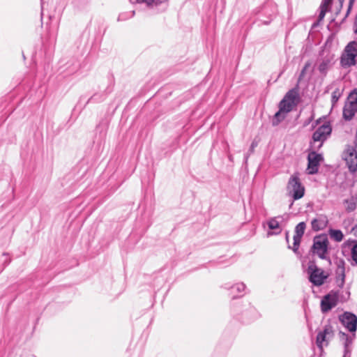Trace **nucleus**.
I'll return each mask as SVG.
<instances>
[{"mask_svg":"<svg viewBox=\"0 0 357 357\" xmlns=\"http://www.w3.org/2000/svg\"><path fill=\"white\" fill-rule=\"evenodd\" d=\"M328 246L329 241L327 236L326 234L318 235L313 239L311 251L321 259L326 260L331 263V258L328 255Z\"/></svg>","mask_w":357,"mask_h":357,"instance_id":"obj_1","label":"nucleus"},{"mask_svg":"<svg viewBox=\"0 0 357 357\" xmlns=\"http://www.w3.org/2000/svg\"><path fill=\"white\" fill-rule=\"evenodd\" d=\"M332 132L331 126L329 124L324 123L313 132L312 140L310 142L311 150L319 151L331 135Z\"/></svg>","mask_w":357,"mask_h":357,"instance_id":"obj_2","label":"nucleus"},{"mask_svg":"<svg viewBox=\"0 0 357 357\" xmlns=\"http://www.w3.org/2000/svg\"><path fill=\"white\" fill-rule=\"evenodd\" d=\"M309 281L314 286L322 285L328 275L321 268H319L314 261H310L307 268Z\"/></svg>","mask_w":357,"mask_h":357,"instance_id":"obj_3","label":"nucleus"},{"mask_svg":"<svg viewBox=\"0 0 357 357\" xmlns=\"http://www.w3.org/2000/svg\"><path fill=\"white\" fill-rule=\"evenodd\" d=\"M357 42L351 41L345 47L340 58V64L343 68L350 67L356 63Z\"/></svg>","mask_w":357,"mask_h":357,"instance_id":"obj_4","label":"nucleus"},{"mask_svg":"<svg viewBox=\"0 0 357 357\" xmlns=\"http://www.w3.org/2000/svg\"><path fill=\"white\" fill-rule=\"evenodd\" d=\"M304 185L300 180H289L287 185V195L294 200L301 199L305 195Z\"/></svg>","mask_w":357,"mask_h":357,"instance_id":"obj_5","label":"nucleus"},{"mask_svg":"<svg viewBox=\"0 0 357 357\" xmlns=\"http://www.w3.org/2000/svg\"><path fill=\"white\" fill-rule=\"evenodd\" d=\"M299 100L300 98L297 89H292L285 94L280 102L279 105L281 106V109L291 112L298 104Z\"/></svg>","mask_w":357,"mask_h":357,"instance_id":"obj_6","label":"nucleus"},{"mask_svg":"<svg viewBox=\"0 0 357 357\" xmlns=\"http://www.w3.org/2000/svg\"><path fill=\"white\" fill-rule=\"evenodd\" d=\"M338 302V292L331 291L329 294L324 296L321 301V309L322 312L325 313L330 311L335 307Z\"/></svg>","mask_w":357,"mask_h":357,"instance_id":"obj_7","label":"nucleus"},{"mask_svg":"<svg viewBox=\"0 0 357 357\" xmlns=\"http://www.w3.org/2000/svg\"><path fill=\"white\" fill-rule=\"evenodd\" d=\"M342 325L351 333H355L357 329V316L349 312H345L339 317Z\"/></svg>","mask_w":357,"mask_h":357,"instance_id":"obj_8","label":"nucleus"},{"mask_svg":"<svg viewBox=\"0 0 357 357\" xmlns=\"http://www.w3.org/2000/svg\"><path fill=\"white\" fill-rule=\"evenodd\" d=\"M349 98H354V100L347 102L343 108V118L347 121L351 120L357 112V93H351Z\"/></svg>","mask_w":357,"mask_h":357,"instance_id":"obj_9","label":"nucleus"},{"mask_svg":"<svg viewBox=\"0 0 357 357\" xmlns=\"http://www.w3.org/2000/svg\"><path fill=\"white\" fill-rule=\"evenodd\" d=\"M317 151L312 150V151L308 153V165L307 169L310 174L317 172L319 163L323 160L322 155L317 153Z\"/></svg>","mask_w":357,"mask_h":357,"instance_id":"obj_10","label":"nucleus"},{"mask_svg":"<svg viewBox=\"0 0 357 357\" xmlns=\"http://www.w3.org/2000/svg\"><path fill=\"white\" fill-rule=\"evenodd\" d=\"M334 333L331 325H326L322 331H320L317 336L316 343L320 349L323 347L324 343L328 344V341L333 337Z\"/></svg>","mask_w":357,"mask_h":357,"instance_id":"obj_11","label":"nucleus"},{"mask_svg":"<svg viewBox=\"0 0 357 357\" xmlns=\"http://www.w3.org/2000/svg\"><path fill=\"white\" fill-rule=\"evenodd\" d=\"M306 228V225L304 222L298 223L295 227V234L294 236L293 247L288 246L289 248L292 249L295 254H298V248L300 246L301 238L304 234Z\"/></svg>","mask_w":357,"mask_h":357,"instance_id":"obj_12","label":"nucleus"},{"mask_svg":"<svg viewBox=\"0 0 357 357\" xmlns=\"http://www.w3.org/2000/svg\"><path fill=\"white\" fill-rule=\"evenodd\" d=\"M80 67L79 61L76 59H71L67 61L63 66L60 67V71L61 73H64L65 75H73L76 73Z\"/></svg>","mask_w":357,"mask_h":357,"instance_id":"obj_13","label":"nucleus"},{"mask_svg":"<svg viewBox=\"0 0 357 357\" xmlns=\"http://www.w3.org/2000/svg\"><path fill=\"white\" fill-rule=\"evenodd\" d=\"M328 223V220L326 215H319L311 221L312 229L314 231L323 230L327 227Z\"/></svg>","mask_w":357,"mask_h":357,"instance_id":"obj_14","label":"nucleus"},{"mask_svg":"<svg viewBox=\"0 0 357 357\" xmlns=\"http://www.w3.org/2000/svg\"><path fill=\"white\" fill-rule=\"evenodd\" d=\"M333 65V55H326L321 59L320 63L319 64L318 70L321 74L326 75Z\"/></svg>","mask_w":357,"mask_h":357,"instance_id":"obj_15","label":"nucleus"},{"mask_svg":"<svg viewBox=\"0 0 357 357\" xmlns=\"http://www.w3.org/2000/svg\"><path fill=\"white\" fill-rule=\"evenodd\" d=\"M111 118L109 115L102 119L99 124L97 126L96 130L99 134V137L101 139H104L107 135V131L109 128Z\"/></svg>","mask_w":357,"mask_h":357,"instance_id":"obj_16","label":"nucleus"},{"mask_svg":"<svg viewBox=\"0 0 357 357\" xmlns=\"http://www.w3.org/2000/svg\"><path fill=\"white\" fill-rule=\"evenodd\" d=\"M340 337L344 340V354L343 357H350V349L349 347L353 343V340L355 337V334L354 333L351 336H349L347 334L340 332Z\"/></svg>","mask_w":357,"mask_h":357,"instance_id":"obj_17","label":"nucleus"},{"mask_svg":"<svg viewBox=\"0 0 357 357\" xmlns=\"http://www.w3.org/2000/svg\"><path fill=\"white\" fill-rule=\"evenodd\" d=\"M344 246H348L351 250V257L352 266H357V241L348 240L344 243Z\"/></svg>","mask_w":357,"mask_h":357,"instance_id":"obj_18","label":"nucleus"},{"mask_svg":"<svg viewBox=\"0 0 357 357\" xmlns=\"http://www.w3.org/2000/svg\"><path fill=\"white\" fill-rule=\"evenodd\" d=\"M336 283L338 287H343L344 284L345 274H344V261H342V265H338L337 271Z\"/></svg>","mask_w":357,"mask_h":357,"instance_id":"obj_19","label":"nucleus"},{"mask_svg":"<svg viewBox=\"0 0 357 357\" xmlns=\"http://www.w3.org/2000/svg\"><path fill=\"white\" fill-rule=\"evenodd\" d=\"M289 112H287L286 109H281V106L279 105V110L275 114L273 118L272 125L273 126L279 125V123L286 118V115Z\"/></svg>","mask_w":357,"mask_h":357,"instance_id":"obj_20","label":"nucleus"},{"mask_svg":"<svg viewBox=\"0 0 357 357\" xmlns=\"http://www.w3.org/2000/svg\"><path fill=\"white\" fill-rule=\"evenodd\" d=\"M278 218H281L280 217H278ZM268 227L270 229L274 230L275 231L272 232L271 234L268 233V234H279L282 229L280 225V222L278 220V218H272L269 219L267 222Z\"/></svg>","mask_w":357,"mask_h":357,"instance_id":"obj_21","label":"nucleus"},{"mask_svg":"<svg viewBox=\"0 0 357 357\" xmlns=\"http://www.w3.org/2000/svg\"><path fill=\"white\" fill-rule=\"evenodd\" d=\"M330 237L336 242H340L344 238V234L340 229H331L328 231Z\"/></svg>","mask_w":357,"mask_h":357,"instance_id":"obj_22","label":"nucleus"},{"mask_svg":"<svg viewBox=\"0 0 357 357\" xmlns=\"http://www.w3.org/2000/svg\"><path fill=\"white\" fill-rule=\"evenodd\" d=\"M346 205V210L348 212L354 211L357 206V195L352 196L351 199L344 201Z\"/></svg>","mask_w":357,"mask_h":357,"instance_id":"obj_23","label":"nucleus"},{"mask_svg":"<svg viewBox=\"0 0 357 357\" xmlns=\"http://www.w3.org/2000/svg\"><path fill=\"white\" fill-rule=\"evenodd\" d=\"M168 0H151L149 1V9H155L157 11H159L160 8L158 7L162 6L165 3L167 2ZM165 7H162L161 10H164Z\"/></svg>","mask_w":357,"mask_h":357,"instance_id":"obj_24","label":"nucleus"},{"mask_svg":"<svg viewBox=\"0 0 357 357\" xmlns=\"http://www.w3.org/2000/svg\"><path fill=\"white\" fill-rule=\"evenodd\" d=\"M105 99V95L102 93H96L92 96L90 98L88 99L86 104L90 102H100L103 101Z\"/></svg>","mask_w":357,"mask_h":357,"instance_id":"obj_25","label":"nucleus"},{"mask_svg":"<svg viewBox=\"0 0 357 357\" xmlns=\"http://www.w3.org/2000/svg\"><path fill=\"white\" fill-rule=\"evenodd\" d=\"M245 289V285L243 283H237L231 288V293L234 294L235 293L241 294Z\"/></svg>","mask_w":357,"mask_h":357,"instance_id":"obj_26","label":"nucleus"},{"mask_svg":"<svg viewBox=\"0 0 357 357\" xmlns=\"http://www.w3.org/2000/svg\"><path fill=\"white\" fill-rule=\"evenodd\" d=\"M340 96H341V93H340V90L338 89H335L332 93L331 102H332L333 105H334L338 101Z\"/></svg>","mask_w":357,"mask_h":357,"instance_id":"obj_27","label":"nucleus"},{"mask_svg":"<svg viewBox=\"0 0 357 357\" xmlns=\"http://www.w3.org/2000/svg\"><path fill=\"white\" fill-rule=\"evenodd\" d=\"M319 9H320V13L319 14L318 19L319 21H321L324 18L326 12L330 10V8H328L326 7H322L320 6Z\"/></svg>","mask_w":357,"mask_h":357,"instance_id":"obj_28","label":"nucleus"},{"mask_svg":"<svg viewBox=\"0 0 357 357\" xmlns=\"http://www.w3.org/2000/svg\"><path fill=\"white\" fill-rule=\"evenodd\" d=\"M354 1H355V0H349L348 8H347V13L345 14L344 17L342 19V22H343L346 20V18L349 16L351 10V9L353 8Z\"/></svg>","mask_w":357,"mask_h":357,"instance_id":"obj_29","label":"nucleus"},{"mask_svg":"<svg viewBox=\"0 0 357 357\" xmlns=\"http://www.w3.org/2000/svg\"><path fill=\"white\" fill-rule=\"evenodd\" d=\"M311 66V63L310 61H307L305 63L304 67L303 68L300 75H299V79H301L304 76H305V71L307 70V68H309Z\"/></svg>","mask_w":357,"mask_h":357,"instance_id":"obj_30","label":"nucleus"},{"mask_svg":"<svg viewBox=\"0 0 357 357\" xmlns=\"http://www.w3.org/2000/svg\"><path fill=\"white\" fill-rule=\"evenodd\" d=\"M332 1L333 0H322L320 6L322 7L330 8Z\"/></svg>","mask_w":357,"mask_h":357,"instance_id":"obj_31","label":"nucleus"},{"mask_svg":"<svg viewBox=\"0 0 357 357\" xmlns=\"http://www.w3.org/2000/svg\"><path fill=\"white\" fill-rule=\"evenodd\" d=\"M337 2L339 3V8H337L336 13H335V15H338L341 10V9L342 8V6H343V3H344V0H337Z\"/></svg>","mask_w":357,"mask_h":357,"instance_id":"obj_32","label":"nucleus"},{"mask_svg":"<svg viewBox=\"0 0 357 357\" xmlns=\"http://www.w3.org/2000/svg\"><path fill=\"white\" fill-rule=\"evenodd\" d=\"M3 256L5 257L4 263L6 264H8L10 263V259L8 258V254L3 253Z\"/></svg>","mask_w":357,"mask_h":357,"instance_id":"obj_33","label":"nucleus"},{"mask_svg":"<svg viewBox=\"0 0 357 357\" xmlns=\"http://www.w3.org/2000/svg\"><path fill=\"white\" fill-rule=\"evenodd\" d=\"M49 20L52 22L53 20H55L56 24L58 26V20H55L54 17L50 15Z\"/></svg>","mask_w":357,"mask_h":357,"instance_id":"obj_34","label":"nucleus"},{"mask_svg":"<svg viewBox=\"0 0 357 357\" xmlns=\"http://www.w3.org/2000/svg\"><path fill=\"white\" fill-rule=\"evenodd\" d=\"M354 27H355L354 33H357V15H356L355 22H354Z\"/></svg>","mask_w":357,"mask_h":357,"instance_id":"obj_35","label":"nucleus"},{"mask_svg":"<svg viewBox=\"0 0 357 357\" xmlns=\"http://www.w3.org/2000/svg\"><path fill=\"white\" fill-rule=\"evenodd\" d=\"M256 144H255V142H252L251 146H250V151H253L255 147Z\"/></svg>","mask_w":357,"mask_h":357,"instance_id":"obj_36","label":"nucleus"},{"mask_svg":"<svg viewBox=\"0 0 357 357\" xmlns=\"http://www.w3.org/2000/svg\"><path fill=\"white\" fill-rule=\"evenodd\" d=\"M41 8H42L41 20H43V1L41 2Z\"/></svg>","mask_w":357,"mask_h":357,"instance_id":"obj_37","label":"nucleus"},{"mask_svg":"<svg viewBox=\"0 0 357 357\" xmlns=\"http://www.w3.org/2000/svg\"><path fill=\"white\" fill-rule=\"evenodd\" d=\"M313 116H312L307 122L305 123V126H307L312 119H313Z\"/></svg>","mask_w":357,"mask_h":357,"instance_id":"obj_38","label":"nucleus"},{"mask_svg":"<svg viewBox=\"0 0 357 357\" xmlns=\"http://www.w3.org/2000/svg\"><path fill=\"white\" fill-rule=\"evenodd\" d=\"M353 231H354L355 235H357V225H356V226L353 228Z\"/></svg>","mask_w":357,"mask_h":357,"instance_id":"obj_39","label":"nucleus"},{"mask_svg":"<svg viewBox=\"0 0 357 357\" xmlns=\"http://www.w3.org/2000/svg\"><path fill=\"white\" fill-rule=\"evenodd\" d=\"M286 241L288 243L289 242V232H286V236H285Z\"/></svg>","mask_w":357,"mask_h":357,"instance_id":"obj_40","label":"nucleus"},{"mask_svg":"<svg viewBox=\"0 0 357 357\" xmlns=\"http://www.w3.org/2000/svg\"><path fill=\"white\" fill-rule=\"evenodd\" d=\"M290 178L295 179V178H298V177L296 175H292Z\"/></svg>","mask_w":357,"mask_h":357,"instance_id":"obj_41","label":"nucleus"},{"mask_svg":"<svg viewBox=\"0 0 357 357\" xmlns=\"http://www.w3.org/2000/svg\"><path fill=\"white\" fill-rule=\"evenodd\" d=\"M241 295H239V296H241ZM238 296V295H234L233 296V298H237Z\"/></svg>","mask_w":357,"mask_h":357,"instance_id":"obj_42","label":"nucleus"},{"mask_svg":"<svg viewBox=\"0 0 357 357\" xmlns=\"http://www.w3.org/2000/svg\"><path fill=\"white\" fill-rule=\"evenodd\" d=\"M264 24H269V22H264Z\"/></svg>","mask_w":357,"mask_h":357,"instance_id":"obj_43","label":"nucleus"}]
</instances>
